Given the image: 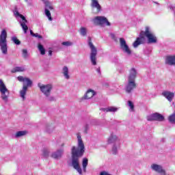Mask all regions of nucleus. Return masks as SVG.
<instances>
[{"label": "nucleus", "mask_w": 175, "mask_h": 175, "mask_svg": "<svg viewBox=\"0 0 175 175\" xmlns=\"http://www.w3.org/2000/svg\"><path fill=\"white\" fill-rule=\"evenodd\" d=\"M117 135L111 133L109 137L108 138V143L111 144V143H114V142L117 141Z\"/></svg>", "instance_id": "25"}, {"label": "nucleus", "mask_w": 175, "mask_h": 175, "mask_svg": "<svg viewBox=\"0 0 175 175\" xmlns=\"http://www.w3.org/2000/svg\"><path fill=\"white\" fill-rule=\"evenodd\" d=\"M94 125H96V122L95 120L92 119L86 122V123L83 125V133H88V131H90V128L91 126H94Z\"/></svg>", "instance_id": "12"}, {"label": "nucleus", "mask_w": 175, "mask_h": 175, "mask_svg": "<svg viewBox=\"0 0 175 175\" xmlns=\"http://www.w3.org/2000/svg\"><path fill=\"white\" fill-rule=\"evenodd\" d=\"M49 154H50L49 149H43L42 155L44 158H49Z\"/></svg>", "instance_id": "32"}, {"label": "nucleus", "mask_w": 175, "mask_h": 175, "mask_svg": "<svg viewBox=\"0 0 175 175\" xmlns=\"http://www.w3.org/2000/svg\"><path fill=\"white\" fill-rule=\"evenodd\" d=\"M11 40H12V42L15 44H17L18 46L21 44V42L17 39V37L16 36H13L11 38Z\"/></svg>", "instance_id": "31"}, {"label": "nucleus", "mask_w": 175, "mask_h": 175, "mask_svg": "<svg viewBox=\"0 0 175 175\" xmlns=\"http://www.w3.org/2000/svg\"><path fill=\"white\" fill-rule=\"evenodd\" d=\"M100 110L104 111V113H116V111L118 110V108L115 107H108L107 108H100Z\"/></svg>", "instance_id": "21"}, {"label": "nucleus", "mask_w": 175, "mask_h": 175, "mask_svg": "<svg viewBox=\"0 0 175 175\" xmlns=\"http://www.w3.org/2000/svg\"><path fill=\"white\" fill-rule=\"evenodd\" d=\"M38 50L42 55H44V54H46V49H44V47H43V45L41 44H38Z\"/></svg>", "instance_id": "27"}, {"label": "nucleus", "mask_w": 175, "mask_h": 175, "mask_svg": "<svg viewBox=\"0 0 175 175\" xmlns=\"http://www.w3.org/2000/svg\"><path fill=\"white\" fill-rule=\"evenodd\" d=\"M62 75H64V79L66 80H69V79H70V75H69V68L68 66L63 67Z\"/></svg>", "instance_id": "22"}, {"label": "nucleus", "mask_w": 175, "mask_h": 175, "mask_svg": "<svg viewBox=\"0 0 175 175\" xmlns=\"http://www.w3.org/2000/svg\"><path fill=\"white\" fill-rule=\"evenodd\" d=\"M17 79L18 81H21V83H23V88L20 92V95L21 98H22L23 100H25L28 87H31L32 85V81H31L29 78L24 77L23 76L18 77Z\"/></svg>", "instance_id": "3"}, {"label": "nucleus", "mask_w": 175, "mask_h": 175, "mask_svg": "<svg viewBox=\"0 0 175 175\" xmlns=\"http://www.w3.org/2000/svg\"><path fill=\"white\" fill-rule=\"evenodd\" d=\"M0 94L2 100L5 103H8L9 102V96H10V91H9L2 79H0Z\"/></svg>", "instance_id": "6"}, {"label": "nucleus", "mask_w": 175, "mask_h": 175, "mask_svg": "<svg viewBox=\"0 0 175 175\" xmlns=\"http://www.w3.org/2000/svg\"><path fill=\"white\" fill-rule=\"evenodd\" d=\"M8 32L3 29L0 34V50L4 55L8 54Z\"/></svg>", "instance_id": "5"}, {"label": "nucleus", "mask_w": 175, "mask_h": 175, "mask_svg": "<svg viewBox=\"0 0 175 175\" xmlns=\"http://www.w3.org/2000/svg\"><path fill=\"white\" fill-rule=\"evenodd\" d=\"M38 85L41 92H42L45 96H50V94L53 90V85L51 84L43 85L42 83H38Z\"/></svg>", "instance_id": "9"}, {"label": "nucleus", "mask_w": 175, "mask_h": 175, "mask_svg": "<svg viewBox=\"0 0 175 175\" xmlns=\"http://www.w3.org/2000/svg\"><path fill=\"white\" fill-rule=\"evenodd\" d=\"M95 95V92L92 90H88L84 96L81 98V100L83 99H91Z\"/></svg>", "instance_id": "20"}, {"label": "nucleus", "mask_w": 175, "mask_h": 175, "mask_svg": "<svg viewBox=\"0 0 175 175\" xmlns=\"http://www.w3.org/2000/svg\"><path fill=\"white\" fill-rule=\"evenodd\" d=\"M83 170L85 173L87 172V166H88V159L83 158L82 161Z\"/></svg>", "instance_id": "26"}, {"label": "nucleus", "mask_w": 175, "mask_h": 175, "mask_svg": "<svg viewBox=\"0 0 175 175\" xmlns=\"http://www.w3.org/2000/svg\"><path fill=\"white\" fill-rule=\"evenodd\" d=\"M42 2L44 3L46 8H45V14L46 17L49 18V21H53V18L51 17V13L49 10H53V8L51 5V3L49 1V0H42Z\"/></svg>", "instance_id": "10"}, {"label": "nucleus", "mask_w": 175, "mask_h": 175, "mask_svg": "<svg viewBox=\"0 0 175 175\" xmlns=\"http://www.w3.org/2000/svg\"><path fill=\"white\" fill-rule=\"evenodd\" d=\"M165 64L173 66L175 65V55L167 56L165 58Z\"/></svg>", "instance_id": "19"}, {"label": "nucleus", "mask_w": 175, "mask_h": 175, "mask_svg": "<svg viewBox=\"0 0 175 175\" xmlns=\"http://www.w3.org/2000/svg\"><path fill=\"white\" fill-rule=\"evenodd\" d=\"M128 106L131 111H135V105H133V103L132 101H128Z\"/></svg>", "instance_id": "30"}, {"label": "nucleus", "mask_w": 175, "mask_h": 175, "mask_svg": "<svg viewBox=\"0 0 175 175\" xmlns=\"http://www.w3.org/2000/svg\"><path fill=\"white\" fill-rule=\"evenodd\" d=\"M144 36L147 38L148 43H157V36H155V34L152 33L151 29L149 27H146L145 31H142L139 33V37L137 38L136 40L133 44V46L135 49L145 42L146 38Z\"/></svg>", "instance_id": "2"}, {"label": "nucleus", "mask_w": 175, "mask_h": 175, "mask_svg": "<svg viewBox=\"0 0 175 175\" xmlns=\"http://www.w3.org/2000/svg\"><path fill=\"white\" fill-rule=\"evenodd\" d=\"M63 46H72V42H62Z\"/></svg>", "instance_id": "39"}, {"label": "nucleus", "mask_w": 175, "mask_h": 175, "mask_svg": "<svg viewBox=\"0 0 175 175\" xmlns=\"http://www.w3.org/2000/svg\"><path fill=\"white\" fill-rule=\"evenodd\" d=\"M26 134H27V132L25 131H18L15 134L14 137L17 139L18 137H21L22 136H25Z\"/></svg>", "instance_id": "28"}, {"label": "nucleus", "mask_w": 175, "mask_h": 175, "mask_svg": "<svg viewBox=\"0 0 175 175\" xmlns=\"http://www.w3.org/2000/svg\"><path fill=\"white\" fill-rule=\"evenodd\" d=\"M91 8L92 10H94V9H96V14L100 13V12L102 11V6H100L98 0H92Z\"/></svg>", "instance_id": "15"}, {"label": "nucleus", "mask_w": 175, "mask_h": 175, "mask_svg": "<svg viewBox=\"0 0 175 175\" xmlns=\"http://www.w3.org/2000/svg\"><path fill=\"white\" fill-rule=\"evenodd\" d=\"M23 56L24 57V58H27V57H28V51H27V49L23 50Z\"/></svg>", "instance_id": "37"}, {"label": "nucleus", "mask_w": 175, "mask_h": 175, "mask_svg": "<svg viewBox=\"0 0 175 175\" xmlns=\"http://www.w3.org/2000/svg\"><path fill=\"white\" fill-rule=\"evenodd\" d=\"M152 170H154V172H157V173H159L160 174L166 175V171L163 170V167L161 165L158 164H152L150 166Z\"/></svg>", "instance_id": "13"}, {"label": "nucleus", "mask_w": 175, "mask_h": 175, "mask_svg": "<svg viewBox=\"0 0 175 175\" xmlns=\"http://www.w3.org/2000/svg\"><path fill=\"white\" fill-rule=\"evenodd\" d=\"M153 115L154 121H163V120H165V117H163L161 113H153Z\"/></svg>", "instance_id": "24"}, {"label": "nucleus", "mask_w": 175, "mask_h": 175, "mask_svg": "<svg viewBox=\"0 0 175 175\" xmlns=\"http://www.w3.org/2000/svg\"><path fill=\"white\" fill-rule=\"evenodd\" d=\"M13 13H14V17L16 18V20L18 21L19 24L21 25V27H22L24 33H27V31H28V26L27 25L28 21H27V18H25V16H24L23 14L18 12V10H17V8H14V10H13Z\"/></svg>", "instance_id": "4"}, {"label": "nucleus", "mask_w": 175, "mask_h": 175, "mask_svg": "<svg viewBox=\"0 0 175 175\" xmlns=\"http://www.w3.org/2000/svg\"><path fill=\"white\" fill-rule=\"evenodd\" d=\"M49 55H50V56L53 55V51H51V50L49 51Z\"/></svg>", "instance_id": "40"}, {"label": "nucleus", "mask_w": 175, "mask_h": 175, "mask_svg": "<svg viewBox=\"0 0 175 175\" xmlns=\"http://www.w3.org/2000/svg\"><path fill=\"white\" fill-rule=\"evenodd\" d=\"M117 151H118L117 147L116 146H113L112 148V154L113 155H116Z\"/></svg>", "instance_id": "38"}, {"label": "nucleus", "mask_w": 175, "mask_h": 175, "mask_svg": "<svg viewBox=\"0 0 175 175\" xmlns=\"http://www.w3.org/2000/svg\"><path fill=\"white\" fill-rule=\"evenodd\" d=\"M112 38H114V34H111Z\"/></svg>", "instance_id": "42"}, {"label": "nucleus", "mask_w": 175, "mask_h": 175, "mask_svg": "<svg viewBox=\"0 0 175 175\" xmlns=\"http://www.w3.org/2000/svg\"><path fill=\"white\" fill-rule=\"evenodd\" d=\"M137 76V71L136 70V68H132L129 70L128 81H135V80L136 79Z\"/></svg>", "instance_id": "16"}, {"label": "nucleus", "mask_w": 175, "mask_h": 175, "mask_svg": "<svg viewBox=\"0 0 175 175\" xmlns=\"http://www.w3.org/2000/svg\"><path fill=\"white\" fill-rule=\"evenodd\" d=\"M12 73H17V72H25V66H16L11 70Z\"/></svg>", "instance_id": "23"}, {"label": "nucleus", "mask_w": 175, "mask_h": 175, "mask_svg": "<svg viewBox=\"0 0 175 175\" xmlns=\"http://www.w3.org/2000/svg\"><path fill=\"white\" fill-rule=\"evenodd\" d=\"M93 23L96 25H100L101 27H105V25H107L110 27V22L107 20V18L105 16H96L93 19Z\"/></svg>", "instance_id": "8"}, {"label": "nucleus", "mask_w": 175, "mask_h": 175, "mask_svg": "<svg viewBox=\"0 0 175 175\" xmlns=\"http://www.w3.org/2000/svg\"><path fill=\"white\" fill-rule=\"evenodd\" d=\"M98 73H100V68H97Z\"/></svg>", "instance_id": "41"}, {"label": "nucleus", "mask_w": 175, "mask_h": 175, "mask_svg": "<svg viewBox=\"0 0 175 175\" xmlns=\"http://www.w3.org/2000/svg\"><path fill=\"white\" fill-rule=\"evenodd\" d=\"M88 43L90 49V61L92 65L95 66V65H96V55L98 54V50L96 49V47H95V45H94L92 43L91 37L88 38Z\"/></svg>", "instance_id": "7"}, {"label": "nucleus", "mask_w": 175, "mask_h": 175, "mask_svg": "<svg viewBox=\"0 0 175 175\" xmlns=\"http://www.w3.org/2000/svg\"><path fill=\"white\" fill-rule=\"evenodd\" d=\"M165 140V139H163V141H164Z\"/></svg>", "instance_id": "45"}, {"label": "nucleus", "mask_w": 175, "mask_h": 175, "mask_svg": "<svg viewBox=\"0 0 175 175\" xmlns=\"http://www.w3.org/2000/svg\"><path fill=\"white\" fill-rule=\"evenodd\" d=\"M77 147L72 146L71 154H72V166L78 172L79 174H83V170L80 167L79 158L85 152V147L84 146V143L81 139V135L80 133L77 134Z\"/></svg>", "instance_id": "1"}, {"label": "nucleus", "mask_w": 175, "mask_h": 175, "mask_svg": "<svg viewBox=\"0 0 175 175\" xmlns=\"http://www.w3.org/2000/svg\"><path fill=\"white\" fill-rule=\"evenodd\" d=\"M120 49L122 50V51H124V53H126V54H128V55H131V54H132V51H131V49H129V46L126 44V41H125V38H120Z\"/></svg>", "instance_id": "11"}, {"label": "nucleus", "mask_w": 175, "mask_h": 175, "mask_svg": "<svg viewBox=\"0 0 175 175\" xmlns=\"http://www.w3.org/2000/svg\"><path fill=\"white\" fill-rule=\"evenodd\" d=\"M25 2H28V0H25Z\"/></svg>", "instance_id": "43"}, {"label": "nucleus", "mask_w": 175, "mask_h": 175, "mask_svg": "<svg viewBox=\"0 0 175 175\" xmlns=\"http://www.w3.org/2000/svg\"><path fill=\"white\" fill-rule=\"evenodd\" d=\"M62 147H64V144L62 145Z\"/></svg>", "instance_id": "44"}, {"label": "nucleus", "mask_w": 175, "mask_h": 175, "mask_svg": "<svg viewBox=\"0 0 175 175\" xmlns=\"http://www.w3.org/2000/svg\"><path fill=\"white\" fill-rule=\"evenodd\" d=\"M46 100H48L49 102H54V100H55V98L53 96H46Z\"/></svg>", "instance_id": "36"}, {"label": "nucleus", "mask_w": 175, "mask_h": 175, "mask_svg": "<svg viewBox=\"0 0 175 175\" xmlns=\"http://www.w3.org/2000/svg\"><path fill=\"white\" fill-rule=\"evenodd\" d=\"M148 121H154V113L147 116Z\"/></svg>", "instance_id": "35"}, {"label": "nucleus", "mask_w": 175, "mask_h": 175, "mask_svg": "<svg viewBox=\"0 0 175 175\" xmlns=\"http://www.w3.org/2000/svg\"><path fill=\"white\" fill-rule=\"evenodd\" d=\"M64 155V149H59L51 154V158L53 159H61Z\"/></svg>", "instance_id": "17"}, {"label": "nucleus", "mask_w": 175, "mask_h": 175, "mask_svg": "<svg viewBox=\"0 0 175 175\" xmlns=\"http://www.w3.org/2000/svg\"><path fill=\"white\" fill-rule=\"evenodd\" d=\"M30 34L31 35V36H33L34 38H38V39H42V36L39 35V33H33V31H32V30L30 31Z\"/></svg>", "instance_id": "33"}, {"label": "nucleus", "mask_w": 175, "mask_h": 175, "mask_svg": "<svg viewBox=\"0 0 175 175\" xmlns=\"http://www.w3.org/2000/svg\"><path fill=\"white\" fill-rule=\"evenodd\" d=\"M118 71L119 73H124L125 72V68H124V66L122 65H118L117 67Z\"/></svg>", "instance_id": "34"}, {"label": "nucleus", "mask_w": 175, "mask_h": 175, "mask_svg": "<svg viewBox=\"0 0 175 175\" xmlns=\"http://www.w3.org/2000/svg\"><path fill=\"white\" fill-rule=\"evenodd\" d=\"M162 95H163L169 102H172L174 98V93L172 92L165 91L162 93Z\"/></svg>", "instance_id": "18"}, {"label": "nucleus", "mask_w": 175, "mask_h": 175, "mask_svg": "<svg viewBox=\"0 0 175 175\" xmlns=\"http://www.w3.org/2000/svg\"><path fill=\"white\" fill-rule=\"evenodd\" d=\"M79 32H80V34L81 35V36H87V28L81 27Z\"/></svg>", "instance_id": "29"}, {"label": "nucleus", "mask_w": 175, "mask_h": 175, "mask_svg": "<svg viewBox=\"0 0 175 175\" xmlns=\"http://www.w3.org/2000/svg\"><path fill=\"white\" fill-rule=\"evenodd\" d=\"M136 88V82L134 81H128L127 85L125 88V91L127 94H131Z\"/></svg>", "instance_id": "14"}]
</instances>
